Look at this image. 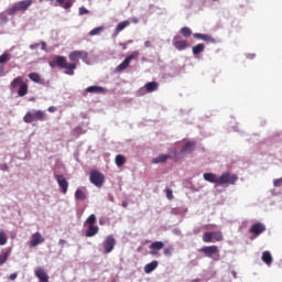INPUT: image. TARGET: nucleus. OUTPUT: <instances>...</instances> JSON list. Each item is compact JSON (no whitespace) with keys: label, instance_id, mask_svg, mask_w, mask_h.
Segmentation results:
<instances>
[{"label":"nucleus","instance_id":"1","mask_svg":"<svg viewBox=\"0 0 282 282\" xmlns=\"http://www.w3.org/2000/svg\"><path fill=\"white\" fill-rule=\"evenodd\" d=\"M205 182H209L210 184H218L219 186H228L237 184L239 176L237 174H232L230 172L223 173L219 177L215 173H205L203 175Z\"/></svg>","mask_w":282,"mask_h":282},{"label":"nucleus","instance_id":"2","mask_svg":"<svg viewBox=\"0 0 282 282\" xmlns=\"http://www.w3.org/2000/svg\"><path fill=\"white\" fill-rule=\"evenodd\" d=\"M50 67H59V69H66L67 76H74V69H76V63H68L67 57L57 55L50 62Z\"/></svg>","mask_w":282,"mask_h":282},{"label":"nucleus","instance_id":"3","mask_svg":"<svg viewBox=\"0 0 282 282\" xmlns=\"http://www.w3.org/2000/svg\"><path fill=\"white\" fill-rule=\"evenodd\" d=\"M47 115L45 113L44 110H35V111H28L24 117L23 121L26 124H32V122H43V120H46Z\"/></svg>","mask_w":282,"mask_h":282},{"label":"nucleus","instance_id":"4","mask_svg":"<svg viewBox=\"0 0 282 282\" xmlns=\"http://www.w3.org/2000/svg\"><path fill=\"white\" fill-rule=\"evenodd\" d=\"M198 252H203L205 257L213 259V261H219L221 259V256L219 254V248L215 245L205 246L200 248Z\"/></svg>","mask_w":282,"mask_h":282},{"label":"nucleus","instance_id":"5","mask_svg":"<svg viewBox=\"0 0 282 282\" xmlns=\"http://www.w3.org/2000/svg\"><path fill=\"white\" fill-rule=\"evenodd\" d=\"M89 181L94 186H97V188H102L105 185V174L98 171H91L89 174Z\"/></svg>","mask_w":282,"mask_h":282},{"label":"nucleus","instance_id":"6","mask_svg":"<svg viewBox=\"0 0 282 282\" xmlns=\"http://www.w3.org/2000/svg\"><path fill=\"white\" fill-rule=\"evenodd\" d=\"M140 56V52L139 51H134L132 52L130 55H128L123 62L118 65L116 67V72H124V69H127L129 67V65H131L132 61H135V58H138Z\"/></svg>","mask_w":282,"mask_h":282},{"label":"nucleus","instance_id":"7","mask_svg":"<svg viewBox=\"0 0 282 282\" xmlns=\"http://www.w3.org/2000/svg\"><path fill=\"white\" fill-rule=\"evenodd\" d=\"M55 180L61 188L63 195H67V189L69 188V183L63 174H55Z\"/></svg>","mask_w":282,"mask_h":282},{"label":"nucleus","instance_id":"8","mask_svg":"<svg viewBox=\"0 0 282 282\" xmlns=\"http://www.w3.org/2000/svg\"><path fill=\"white\" fill-rule=\"evenodd\" d=\"M102 248L106 254L113 252V248H116V238L111 235L108 236L102 242Z\"/></svg>","mask_w":282,"mask_h":282},{"label":"nucleus","instance_id":"9","mask_svg":"<svg viewBox=\"0 0 282 282\" xmlns=\"http://www.w3.org/2000/svg\"><path fill=\"white\" fill-rule=\"evenodd\" d=\"M197 147V143L195 141H187L184 143L180 151V155L184 158V155H188L195 151V148Z\"/></svg>","mask_w":282,"mask_h":282},{"label":"nucleus","instance_id":"10","mask_svg":"<svg viewBox=\"0 0 282 282\" xmlns=\"http://www.w3.org/2000/svg\"><path fill=\"white\" fill-rule=\"evenodd\" d=\"M44 242H45V238H43L41 232L36 231L31 236L30 248H36V246Z\"/></svg>","mask_w":282,"mask_h":282},{"label":"nucleus","instance_id":"11","mask_svg":"<svg viewBox=\"0 0 282 282\" xmlns=\"http://www.w3.org/2000/svg\"><path fill=\"white\" fill-rule=\"evenodd\" d=\"M249 232L251 235H256V237H259V235H262V232H265V225L263 223H256L251 226L249 229Z\"/></svg>","mask_w":282,"mask_h":282},{"label":"nucleus","instance_id":"12","mask_svg":"<svg viewBox=\"0 0 282 282\" xmlns=\"http://www.w3.org/2000/svg\"><path fill=\"white\" fill-rule=\"evenodd\" d=\"M34 274L36 279H39V282H50V275H47V272H45V269L37 268L34 270Z\"/></svg>","mask_w":282,"mask_h":282},{"label":"nucleus","instance_id":"13","mask_svg":"<svg viewBox=\"0 0 282 282\" xmlns=\"http://www.w3.org/2000/svg\"><path fill=\"white\" fill-rule=\"evenodd\" d=\"M87 94H107V89L101 86H89L86 88L84 96Z\"/></svg>","mask_w":282,"mask_h":282},{"label":"nucleus","instance_id":"14","mask_svg":"<svg viewBox=\"0 0 282 282\" xmlns=\"http://www.w3.org/2000/svg\"><path fill=\"white\" fill-rule=\"evenodd\" d=\"M164 248V242L162 241H155L150 245V254L155 256L158 254L159 250H162Z\"/></svg>","mask_w":282,"mask_h":282},{"label":"nucleus","instance_id":"15","mask_svg":"<svg viewBox=\"0 0 282 282\" xmlns=\"http://www.w3.org/2000/svg\"><path fill=\"white\" fill-rule=\"evenodd\" d=\"M144 89L148 94H153L160 89V84L158 82H149L144 85Z\"/></svg>","mask_w":282,"mask_h":282},{"label":"nucleus","instance_id":"16","mask_svg":"<svg viewBox=\"0 0 282 282\" xmlns=\"http://www.w3.org/2000/svg\"><path fill=\"white\" fill-rule=\"evenodd\" d=\"M100 231V228L96 225H88V228L85 231V237H96L98 232Z\"/></svg>","mask_w":282,"mask_h":282},{"label":"nucleus","instance_id":"17","mask_svg":"<svg viewBox=\"0 0 282 282\" xmlns=\"http://www.w3.org/2000/svg\"><path fill=\"white\" fill-rule=\"evenodd\" d=\"M173 45L176 50H178V52H184V50L188 47V42H186V40H182V41L174 40Z\"/></svg>","mask_w":282,"mask_h":282},{"label":"nucleus","instance_id":"18","mask_svg":"<svg viewBox=\"0 0 282 282\" xmlns=\"http://www.w3.org/2000/svg\"><path fill=\"white\" fill-rule=\"evenodd\" d=\"M20 12H25L32 6V0H22L15 3Z\"/></svg>","mask_w":282,"mask_h":282},{"label":"nucleus","instance_id":"19","mask_svg":"<svg viewBox=\"0 0 282 282\" xmlns=\"http://www.w3.org/2000/svg\"><path fill=\"white\" fill-rule=\"evenodd\" d=\"M12 254V248H8L6 250H2L0 253V265H3L6 261H8V258Z\"/></svg>","mask_w":282,"mask_h":282},{"label":"nucleus","instance_id":"20","mask_svg":"<svg viewBox=\"0 0 282 282\" xmlns=\"http://www.w3.org/2000/svg\"><path fill=\"white\" fill-rule=\"evenodd\" d=\"M29 78L32 80V83H37V85H43L45 83L39 73H30Z\"/></svg>","mask_w":282,"mask_h":282},{"label":"nucleus","instance_id":"21","mask_svg":"<svg viewBox=\"0 0 282 282\" xmlns=\"http://www.w3.org/2000/svg\"><path fill=\"white\" fill-rule=\"evenodd\" d=\"M170 155L169 154H160L159 156L154 158L152 160L153 164H164L166 160H169Z\"/></svg>","mask_w":282,"mask_h":282},{"label":"nucleus","instance_id":"22","mask_svg":"<svg viewBox=\"0 0 282 282\" xmlns=\"http://www.w3.org/2000/svg\"><path fill=\"white\" fill-rule=\"evenodd\" d=\"M156 268H158V261L154 260L144 265V272L145 274H151V272H153V270H155Z\"/></svg>","mask_w":282,"mask_h":282},{"label":"nucleus","instance_id":"23","mask_svg":"<svg viewBox=\"0 0 282 282\" xmlns=\"http://www.w3.org/2000/svg\"><path fill=\"white\" fill-rule=\"evenodd\" d=\"M262 261L267 265H272V253H270V251H264L262 253Z\"/></svg>","mask_w":282,"mask_h":282},{"label":"nucleus","instance_id":"24","mask_svg":"<svg viewBox=\"0 0 282 282\" xmlns=\"http://www.w3.org/2000/svg\"><path fill=\"white\" fill-rule=\"evenodd\" d=\"M129 25H131V22L129 20L120 22L116 28V33L120 34V32H122V30H124L126 28H129Z\"/></svg>","mask_w":282,"mask_h":282},{"label":"nucleus","instance_id":"25","mask_svg":"<svg viewBox=\"0 0 282 282\" xmlns=\"http://www.w3.org/2000/svg\"><path fill=\"white\" fill-rule=\"evenodd\" d=\"M23 83V77H15L11 84L10 87L11 89H17V87H21Z\"/></svg>","mask_w":282,"mask_h":282},{"label":"nucleus","instance_id":"26","mask_svg":"<svg viewBox=\"0 0 282 282\" xmlns=\"http://www.w3.org/2000/svg\"><path fill=\"white\" fill-rule=\"evenodd\" d=\"M115 162L119 167L124 166V164L127 163V158H124V155L122 154H118L115 159Z\"/></svg>","mask_w":282,"mask_h":282},{"label":"nucleus","instance_id":"27","mask_svg":"<svg viewBox=\"0 0 282 282\" xmlns=\"http://www.w3.org/2000/svg\"><path fill=\"white\" fill-rule=\"evenodd\" d=\"M203 241L204 243H214L215 240H213V231L203 234Z\"/></svg>","mask_w":282,"mask_h":282},{"label":"nucleus","instance_id":"28","mask_svg":"<svg viewBox=\"0 0 282 282\" xmlns=\"http://www.w3.org/2000/svg\"><path fill=\"white\" fill-rule=\"evenodd\" d=\"M205 48L206 46L204 44H197L193 46L192 52L195 56H197V54H202V52H204Z\"/></svg>","mask_w":282,"mask_h":282},{"label":"nucleus","instance_id":"29","mask_svg":"<svg viewBox=\"0 0 282 282\" xmlns=\"http://www.w3.org/2000/svg\"><path fill=\"white\" fill-rule=\"evenodd\" d=\"M28 95V84H22L20 86V88L18 89V96H20L21 98H23V96Z\"/></svg>","mask_w":282,"mask_h":282},{"label":"nucleus","instance_id":"30","mask_svg":"<svg viewBox=\"0 0 282 282\" xmlns=\"http://www.w3.org/2000/svg\"><path fill=\"white\" fill-rule=\"evenodd\" d=\"M213 241H224V234L221 231H212Z\"/></svg>","mask_w":282,"mask_h":282},{"label":"nucleus","instance_id":"31","mask_svg":"<svg viewBox=\"0 0 282 282\" xmlns=\"http://www.w3.org/2000/svg\"><path fill=\"white\" fill-rule=\"evenodd\" d=\"M75 199H80L82 202H85V199H87V194H85V192H83L82 189H77L75 192Z\"/></svg>","mask_w":282,"mask_h":282},{"label":"nucleus","instance_id":"32","mask_svg":"<svg viewBox=\"0 0 282 282\" xmlns=\"http://www.w3.org/2000/svg\"><path fill=\"white\" fill-rule=\"evenodd\" d=\"M101 32H105V26H98L89 32V36H98Z\"/></svg>","mask_w":282,"mask_h":282},{"label":"nucleus","instance_id":"33","mask_svg":"<svg viewBox=\"0 0 282 282\" xmlns=\"http://www.w3.org/2000/svg\"><path fill=\"white\" fill-rule=\"evenodd\" d=\"M15 12H20L17 3H14L11 8L7 10V14H9V17H14Z\"/></svg>","mask_w":282,"mask_h":282},{"label":"nucleus","instance_id":"34","mask_svg":"<svg viewBox=\"0 0 282 282\" xmlns=\"http://www.w3.org/2000/svg\"><path fill=\"white\" fill-rule=\"evenodd\" d=\"M10 61V54L8 52H4L2 55H0V65H6Z\"/></svg>","mask_w":282,"mask_h":282},{"label":"nucleus","instance_id":"35","mask_svg":"<svg viewBox=\"0 0 282 282\" xmlns=\"http://www.w3.org/2000/svg\"><path fill=\"white\" fill-rule=\"evenodd\" d=\"M181 33L183 34V36H185V39H188V36L193 34V31L191 30V28L184 26L181 29Z\"/></svg>","mask_w":282,"mask_h":282},{"label":"nucleus","instance_id":"36","mask_svg":"<svg viewBox=\"0 0 282 282\" xmlns=\"http://www.w3.org/2000/svg\"><path fill=\"white\" fill-rule=\"evenodd\" d=\"M8 243V237L6 236V231L3 229L0 230V246H6Z\"/></svg>","mask_w":282,"mask_h":282},{"label":"nucleus","instance_id":"37","mask_svg":"<svg viewBox=\"0 0 282 282\" xmlns=\"http://www.w3.org/2000/svg\"><path fill=\"white\" fill-rule=\"evenodd\" d=\"M77 52V57L82 58V61H87L89 58V53L86 51H76Z\"/></svg>","mask_w":282,"mask_h":282},{"label":"nucleus","instance_id":"38","mask_svg":"<svg viewBox=\"0 0 282 282\" xmlns=\"http://www.w3.org/2000/svg\"><path fill=\"white\" fill-rule=\"evenodd\" d=\"M86 224H88V226H96V215H90L87 217L86 219Z\"/></svg>","mask_w":282,"mask_h":282},{"label":"nucleus","instance_id":"39","mask_svg":"<svg viewBox=\"0 0 282 282\" xmlns=\"http://www.w3.org/2000/svg\"><path fill=\"white\" fill-rule=\"evenodd\" d=\"M68 58H69V61H72L73 63H76V61L79 59L77 51L70 52L69 55H68Z\"/></svg>","mask_w":282,"mask_h":282},{"label":"nucleus","instance_id":"40","mask_svg":"<svg viewBox=\"0 0 282 282\" xmlns=\"http://www.w3.org/2000/svg\"><path fill=\"white\" fill-rule=\"evenodd\" d=\"M163 254H165V257H171L173 254V247H166L163 250Z\"/></svg>","mask_w":282,"mask_h":282},{"label":"nucleus","instance_id":"41","mask_svg":"<svg viewBox=\"0 0 282 282\" xmlns=\"http://www.w3.org/2000/svg\"><path fill=\"white\" fill-rule=\"evenodd\" d=\"M202 41H207L208 43H215L214 37L208 35V34H203V40Z\"/></svg>","mask_w":282,"mask_h":282},{"label":"nucleus","instance_id":"42","mask_svg":"<svg viewBox=\"0 0 282 282\" xmlns=\"http://www.w3.org/2000/svg\"><path fill=\"white\" fill-rule=\"evenodd\" d=\"M83 14H89V10L85 7L79 8V17H83Z\"/></svg>","mask_w":282,"mask_h":282},{"label":"nucleus","instance_id":"43","mask_svg":"<svg viewBox=\"0 0 282 282\" xmlns=\"http://www.w3.org/2000/svg\"><path fill=\"white\" fill-rule=\"evenodd\" d=\"M281 185H282V177L273 181V186H275V188L281 187Z\"/></svg>","mask_w":282,"mask_h":282},{"label":"nucleus","instance_id":"44","mask_svg":"<svg viewBox=\"0 0 282 282\" xmlns=\"http://www.w3.org/2000/svg\"><path fill=\"white\" fill-rule=\"evenodd\" d=\"M6 76V66L3 64H0V78Z\"/></svg>","mask_w":282,"mask_h":282},{"label":"nucleus","instance_id":"45","mask_svg":"<svg viewBox=\"0 0 282 282\" xmlns=\"http://www.w3.org/2000/svg\"><path fill=\"white\" fill-rule=\"evenodd\" d=\"M167 199H173V191L172 189H165Z\"/></svg>","mask_w":282,"mask_h":282},{"label":"nucleus","instance_id":"46","mask_svg":"<svg viewBox=\"0 0 282 282\" xmlns=\"http://www.w3.org/2000/svg\"><path fill=\"white\" fill-rule=\"evenodd\" d=\"M69 8H72V2L70 1H67L63 4V9L64 10H69Z\"/></svg>","mask_w":282,"mask_h":282},{"label":"nucleus","instance_id":"47","mask_svg":"<svg viewBox=\"0 0 282 282\" xmlns=\"http://www.w3.org/2000/svg\"><path fill=\"white\" fill-rule=\"evenodd\" d=\"M203 37H204V34H202V33H195L194 34V39H200V41H202Z\"/></svg>","mask_w":282,"mask_h":282},{"label":"nucleus","instance_id":"48","mask_svg":"<svg viewBox=\"0 0 282 282\" xmlns=\"http://www.w3.org/2000/svg\"><path fill=\"white\" fill-rule=\"evenodd\" d=\"M0 171H8V164H0Z\"/></svg>","mask_w":282,"mask_h":282},{"label":"nucleus","instance_id":"49","mask_svg":"<svg viewBox=\"0 0 282 282\" xmlns=\"http://www.w3.org/2000/svg\"><path fill=\"white\" fill-rule=\"evenodd\" d=\"M41 48L45 52L47 51V44L45 42H41Z\"/></svg>","mask_w":282,"mask_h":282},{"label":"nucleus","instance_id":"50","mask_svg":"<svg viewBox=\"0 0 282 282\" xmlns=\"http://www.w3.org/2000/svg\"><path fill=\"white\" fill-rule=\"evenodd\" d=\"M39 45H40L39 43L31 44L30 50H37Z\"/></svg>","mask_w":282,"mask_h":282},{"label":"nucleus","instance_id":"51","mask_svg":"<svg viewBox=\"0 0 282 282\" xmlns=\"http://www.w3.org/2000/svg\"><path fill=\"white\" fill-rule=\"evenodd\" d=\"M47 111H50V113H54V111H56V107L51 106L48 107Z\"/></svg>","mask_w":282,"mask_h":282},{"label":"nucleus","instance_id":"52","mask_svg":"<svg viewBox=\"0 0 282 282\" xmlns=\"http://www.w3.org/2000/svg\"><path fill=\"white\" fill-rule=\"evenodd\" d=\"M17 276H18L17 273H12V274L9 276V279H10L11 281H14V280L17 279Z\"/></svg>","mask_w":282,"mask_h":282},{"label":"nucleus","instance_id":"53","mask_svg":"<svg viewBox=\"0 0 282 282\" xmlns=\"http://www.w3.org/2000/svg\"><path fill=\"white\" fill-rule=\"evenodd\" d=\"M144 47H151V42L149 41L144 42Z\"/></svg>","mask_w":282,"mask_h":282},{"label":"nucleus","instance_id":"54","mask_svg":"<svg viewBox=\"0 0 282 282\" xmlns=\"http://www.w3.org/2000/svg\"><path fill=\"white\" fill-rule=\"evenodd\" d=\"M59 6H63L65 3V0H56Z\"/></svg>","mask_w":282,"mask_h":282},{"label":"nucleus","instance_id":"55","mask_svg":"<svg viewBox=\"0 0 282 282\" xmlns=\"http://www.w3.org/2000/svg\"><path fill=\"white\" fill-rule=\"evenodd\" d=\"M121 46L123 47V50H127V44H121Z\"/></svg>","mask_w":282,"mask_h":282},{"label":"nucleus","instance_id":"56","mask_svg":"<svg viewBox=\"0 0 282 282\" xmlns=\"http://www.w3.org/2000/svg\"><path fill=\"white\" fill-rule=\"evenodd\" d=\"M59 243H62V245L65 243V240L61 239V240H59Z\"/></svg>","mask_w":282,"mask_h":282},{"label":"nucleus","instance_id":"57","mask_svg":"<svg viewBox=\"0 0 282 282\" xmlns=\"http://www.w3.org/2000/svg\"><path fill=\"white\" fill-rule=\"evenodd\" d=\"M133 23H138V20H133Z\"/></svg>","mask_w":282,"mask_h":282},{"label":"nucleus","instance_id":"58","mask_svg":"<svg viewBox=\"0 0 282 282\" xmlns=\"http://www.w3.org/2000/svg\"><path fill=\"white\" fill-rule=\"evenodd\" d=\"M50 1H54V0H50Z\"/></svg>","mask_w":282,"mask_h":282}]
</instances>
